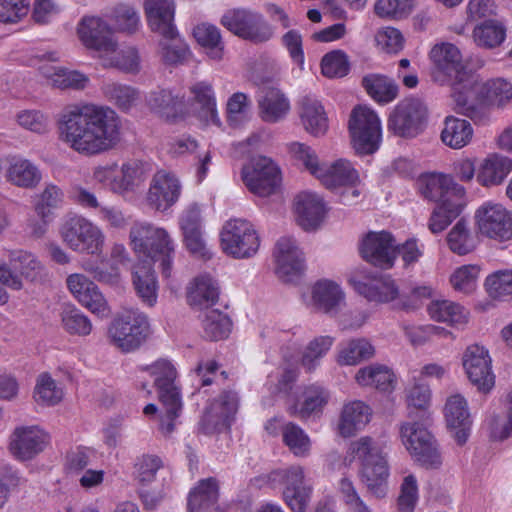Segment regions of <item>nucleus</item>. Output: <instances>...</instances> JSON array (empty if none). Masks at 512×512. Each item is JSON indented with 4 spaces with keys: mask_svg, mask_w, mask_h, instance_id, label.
Returning <instances> with one entry per match:
<instances>
[{
    "mask_svg": "<svg viewBox=\"0 0 512 512\" xmlns=\"http://www.w3.org/2000/svg\"><path fill=\"white\" fill-rule=\"evenodd\" d=\"M57 130L63 143L85 156L106 152L120 140V121L116 113L92 103L66 107L57 120Z\"/></svg>",
    "mask_w": 512,
    "mask_h": 512,
    "instance_id": "obj_1",
    "label": "nucleus"
},
{
    "mask_svg": "<svg viewBox=\"0 0 512 512\" xmlns=\"http://www.w3.org/2000/svg\"><path fill=\"white\" fill-rule=\"evenodd\" d=\"M465 90L456 86L455 110L469 117L475 124H486L490 117V106L502 107L512 100V84L504 79H493L482 83L478 75L470 76Z\"/></svg>",
    "mask_w": 512,
    "mask_h": 512,
    "instance_id": "obj_2",
    "label": "nucleus"
},
{
    "mask_svg": "<svg viewBox=\"0 0 512 512\" xmlns=\"http://www.w3.org/2000/svg\"><path fill=\"white\" fill-rule=\"evenodd\" d=\"M289 152L297 160L303 162L306 169L329 190L339 191L340 202L348 204L349 198L346 190H351L352 196L358 198L361 194V182L358 171L351 162L339 159L324 168L319 165L315 152L307 145L294 142L289 145Z\"/></svg>",
    "mask_w": 512,
    "mask_h": 512,
    "instance_id": "obj_3",
    "label": "nucleus"
},
{
    "mask_svg": "<svg viewBox=\"0 0 512 512\" xmlns=\"http://www.w3.org/2000/svg\"><path fill=\"white\" fill-rule=\"evenodd\" d=\"M129 238L134 252L141 257L159 262L162 276L169 278L175 256V243L165 228L147 222H137Z\"/></svg>",
    "mask_w": 512,
    "mask_h": 512,
    "instance_id": "obj_4",
    "label": "nucleus"
},
{
    "mask_svg": "<svg viewBox=\"0 0 512 512\" xmlns=\"http://www.w3.org/2000/svg\"><path fill=\"white\" fill-rule=\"evenodd\" d=\"M351 453L361 461V476L368 490L378 498L387 492L389 467L382 448L371 437L364 436L350 446Z\"/></svg>",
    "mask_w": 512,
    "mask_h": 512,
    "instance_id": "obj_5",
    "label": "nucleus"
},
{
    "mask_svg": "<svg viewBox=\"0 0 512 512\" xmlns=\"http://www.w3.org/2000/svg\"><path fill=\"white\" fill-rule=\"evenodd\" d=\"M348 128L357 154L370 155L379 149L382 140L381 121L371 108L364 105L354 107Z\"/></svg>",
    "mask_w": 512,
    "mask_h": 512,
    "instance_id": "obj_6",
    "label": "nucleus"
},
{
    "mask_svg": "<svg viewBox=\"0 0 512 512\" xmlns=\"http://www.w3.org/2000/svg\"><path fill=\"white\" fill-rule=\"evenodd\" d=\"M430 58L434 64V80L441 84H451L452 97L455 101L456 86H461L460 90L464 91L468 77L474 76V73L466 71L461 52L454 44L435 45L430 52Z\"/></svg>",
    "mask_w": 512,
    "mask_h": 512,
    "instance_id": "obj_7",
    "label": "nucleus"
},
{
    "mask_svg": "<svg viewBox=\"0 0 512 512\" xmlns=\"http://www.w3.org/2000/svg\"><path fill=\"white\" fill-rule=\"evenodd\" d=\"M60 234L64 243L73 251L91 255L102 253L105 242L102 230L81 215L67 217Z\"/></svg>",
    "mask_w": 512,
    "mask_h": 512,
    "instance_id": "obj_8",
    "label": "nucleus"
},
{
    "mask_svg": "<svg viewBox=\"0 0 512 512\" xmlns=\"http://www.w3.org/2000/svg\"><path fill=\"white\" fill-rule=\"evenodd\" d=\"M148 334V318L138 310H127L118 315L108 329L111 342L123 352L139 348Z\"/></svg>",
    "mask_w": 512,
    "mask_h": 512,
    "instance_id": "obj_9",
    "label": "nucleus"
},
{
    "mask_svg": "<svg viewBox=\"0 0 512 512\" xmlns=\"http://www.w3.org/2000/svg\"><path fill=\"white\" fill-rule=\"evenodd\" d=\"M221 248L235 259L254 256L260 246V238L253 224L245 219L228 220L220 232Z\"/></svg>",
    "mask_w": 512,
    "mask_h": 512,
    "instance_id": "obj_10",
    "label": "nucleus"
},
{
    "mask_svg": "<svg viewBox=\"0 0 512 512\" xmlns=\"http://www.w3.org/2000/svg\"><path fill=\"white\" fill-rule=\"evenodd\" d=\"M221 24L238 37L255 44L269 41L274 33L262 14L244 8L227 10Z\"/></svg>",
    "mask_w": 512,
    "mask_h": 512,
    "instance_id": "obj_11",
    "label": "nucleus"
},
{
    "mask_svg": "<svg viewBox=\"0 0 512 512\" xmlns=\"http://www.w3.org/2000/svg\"><path fill=\"white\" fill-rule=\"evenodd\" d=\"M402 443L411 456L427 469H437L442 465V457L434 436L423 425L405 423L400 429Z\"/></svg>",
    "mask_w": 512,
    "mask_h": 512,
    "instance_id": "obj_12",
    "label": "nucleus"
},
{
    "mask_svg": "<svg viewBox=\"0 0 512 512\" xmlns=\"http://www.w3.org/2000/svg\"><path fill=\"white\" fill-rule=\"evenodd\" d=\"M274 481L283 485V500L292 512H305L311 499L313 488L305 480L304 469L292 465L271 473Z\"/></svg>",
    "mask_w": 512,
    "mask_h": 512,
    "instance_id": "obj_13",
    "label": "nucleus"
},
{
    "mask_svg": "<svg viewBox=\"0 0 512 512\" xmlns=\"http://www.w3.org/2000/svg\"><path fill=\"white\" fill-rule=\"evenodd\" d=\"M242 179L250 192L260 197L275 193L281 184V171L272 159L258 156L242 169Z\"/></svg>",
    "mask_w": 512,
    "mask_h": 512,
    "instance_id": "obj_14",
    "label": "nucleus"
},
{
    "mask_svg": "<svg viewBox=\"0 0 512 512\" xmlns=\"http://www.w3.org/2000/svg\"><path fill=\"white\" fill-rule=\"evenodd\" d=\"M481 235L499 242L512 240V212L502 204L484 202L475 212Z\"/></svg>",
    "mask_w": 512,
    "mask_h": 512,
    "instance_id": "obj_15",
    "label": "nucleus"
},
{
    "mask_svg": "<svg viewBox=\"0 0 512 512\" xmlns=\"http://www.w3.org/2000/svg\"><path fill=\"white\" fill-rule=\"evenodd\" d=\"M427 118L426 107L417 99L400 101L388 118V130L400 137H415Z\"/></svg>",
    "mask_w": 512,
    "mask_h": 512,
    "instance_id": "obj_16",
    "label": "nucleus"
},
{
    "mask_svg": "<svg viewBox=\"0 0 512 512\" xmlns=\"http://www.w3.org/2000/svg\"><path fill=\"white\" fill-rule=\"evenodd\" d=\"M182 185L170 171L160 169L154 173L146 194L147 205L155 211L167 212L180 199Z\"/></svg>",
    "mask_w": 512,
    "mask_h": 512,
    "instance_id": "obj_17",
    "label": "nucleus"
},
{
    "mask_svg": "<svg viewBox=\"0 0 512 512\" xmlns=\"http://www.w3.org/2000/svg\"><path fill=\"white\" fill-rule=\"evenodd\" d=\"M239 399L233 391H223L218 399H215L206 408L200 422L199 430L205 434L221 432L230 429L238 410Z\"/></svg>",
    "mask_w": 512,
    "mask_h": 512,
    "instance_id": "obj_18",
    "label": "nucleus"
},
{
    "mask_svg": "<svg viewBox=\"0 0 512 512\" xmlns=\"http://www.w3.org/2000/svg\"><path fill=\"white\" fill-rule=\"evenodd\" d=\"M353 289L368 301L387 303L396 299L399 288L388 275L357 274L349 279Z\"/></svg>",
    "mask_w": 512,
    "mask_h": 512,
    "instance_id": "obj_19",
    "label": "nucleus"
},
{
    "mask_svg": "<svg viewBox=\"0 0 512 512\" xmlns=\"http://www.w3.org/2000/svg\"><path fill=\"white\" fill-rule=\"evenodd\" d=\"M274 257L276 274L283 282H295L303 275L305 270L304 255L293 238H280L276 243Z\"/></svg>",
    "mask_w": 512,
    "mask_h": 512,
    "instance_id": "obj_20",
    "label": "nucleus"
},
{
    "mask_svg": "<svg viewBox=\"0 0 512 512\" xmlns=\"http://www.w3.org/2000/svg\"><path fill=\"white\" fill-rule=\"evenodd\" d=\"M362 258L382 269L393 267L396 259L395 239L390 232H369L360 246Z\"/></svg>",
    "mask_w": 512,
    "mask_h": 512,
    "instance_id": "obj_21",
    "label": "nucleus"
},
{
    "mask_svg": "<svg viewBox=\"0 0 512 512\" xmlns=\"http://www.w3.org/2000/svg\"><path fill=\"white\" fill-rule=\"evenodd\" d=\"M73 297L91 313L98 317H107L110 307L98 286L83 274H71L66 280Z\"/></svg>",
    "mask_w": 512,
    "mask_h": 512,
    "instance_id": "obj_22",
    "label": "nucleus"
},
{
    "mask_svg": "<svg viewBox=\"0 0 512 512\" xmlns=\"http://www.w3.org/2000/svg\"><path fill=\"white\" fill-rule=\"evenodd\" d=\"M463 366L469 380L480 391L487 393L493 388L495 377L491 370V359L483 346H469L463 356Z\"/></svg>",
    "mask_w": 512,
    "mask_h": 512,
    "instance_id": "obj_23",
    "label": "nucleus"
},
{
    "mask_svg": "<svg viewBox=\"0 0 512 512\" xmlns=\"http://www.w3.org/2000/svg\"><path fill=\"white\" fill-rule=\"evenodd\" d=\"M49 439L38 426L17 427L11 435L9 450L16 459L31 460L45 449Z\"/></svg>",
    "mask_w": 512,
    "mask_h": 512,
    "instance_id": "obj_24",
    "label": "nucleus"
},
{
    "mask_svg": "<svg viewBox=\"0 0 512 512\" xmlns=\"http://www.w3.org/2000/svg\"><path fill=\"white\" fill-rule=\"evenodd\" d=\"M418 190L428 200L442 203L445 199H464L465 189L444 173L421 174L417 180Z\"/></svg>",
    "mask_w": 512,
    "mask_h": 512,
    "instance_id": "obj_25",
    "label": "nucleus"
},
{
    "mask_svg": "<svg viewBox=\"0 0 512 512\" xmlns=\"http://www.w3.org/2000/svg\"><path fill=\"white\" fill-rule=\"evenodd\" d=\"M77 33L83 45L88 49L114 52L116 42L113 40L111 27L102 18L84 16L78 24Z\"/></svg>",
    "mask_w": 512,
    "mask_h": 512,
    "instance_id": "obj_26",
    "label": "nucleus"
},
{
    "mask_svg": "<svg viewBox=\"0 0 512 512\" xmlns=\"http://www.w3.org/2000/svg\"><path fill=\"white\" fill-rule=\"evenodd\" d=\"M144 10L147 23L152 32L164 39L178 36L174 24L175 3L173 0H145Z\"/></svg>",
    "mask_w": 512,
    "mask_h": 512,
    "instance_id": "obj_27",
    "label": "nucleus"
},
{
    "mask_svg": "<svg viewBox=\"0 0 512 512\" xmlns=\"http://www.w3.org/2000/svg\"><path fill=\"white\" fill-rule=\"evenodd\" d=\"M447 427L458 445H464L470 436L472 420L467 402L459 394L449 397L444 409Z\"/></svg>",
    "mask_w": 512,
    "mask_h": 512,
    "instance_id": "obj_28",
    "label": "nucleus"
},
{
    "mask_svg": "<svg viewBox=\"0 0 512 512\" xmlns=\"http://www.w3.org/2000/svg\"><path fill=\"white\" fill-rule=\"evenodd\" d=\"M142 370L148 371L154 378L160 402L182 400L181 389L176 382L177 370L171 361L159 359Z\"/></svg>",
    "mask_w": 512,
    "mask_h": 512,
    "instance_id": "obj_29",
    "label": "nucleus"
},
{
    "mask_svg": "<svg viewBox=\"0 0 512 512\" xmlns=\"http://www.w3.org/2000/svg\"><path fill=\"white\" fill-rule=\"evenodd\" d=\"M294 205L299 225L306 231L316 229L326 213L323 199L313 192L299 193Z\"/></svg>",
    "mask_w": 512,
    "mask_h": 512,
    "instance_id": "obj_30",
    "label": "nucleus"
},
{
    "mask_svg": "<svg viewBox=\"0 0 512 512\" xmlns=\"http://www.w3.org/2000/svg\"><path fill=\"white\" fill-rule=\"evenodd\" d=\"M219 485L214 477L200 480L189 492L188 512H222L218 507Z\"/></svg>",
    "mask_w": 512,
    "mask_h": 512,
    "instance_id": "obj_31",
    "label": "nucleus"
},
{
    "mask_svg": "<svg viewBox=\"0 0 512 512\" xmlns=\"http://www.w3.org/2000/svg\"><path fill=\"white\" fill-rule=\"evenodd\" d=\"M146 101L151 111L166 120L174 121L184 116L186 108L184 97L174 95L168 89L158 88L150 92Z\"/></svg>",
    "mask_w": 512,
    "mask_h": 512,
    "instance_id": "obj_32",
    "label": "nucleus"
},
{
    "mask_svg": "<svg viewBox=\"0 0 512 512\" xmlns=\"http://www.w3.org/2000/svg\"><path fill=\"white\" fill-rule=\"evenodd\" d=\"M151 171L147 162L140 160H129L121 165L118 172V180L114 181L113 192L125 195L134 192L140 187Z\"/></svg>",
    "mask_w": 512,
    "mask_h": 512,
    "instance_id": "obj_33",
    "label": "nucleus"
},
{
    "mask_svg": "<svg viewBox=\"0 0 512 512\" xmlns=\"http://www.w3.org/2000/svg\"><path fill=\"white\" fill-rule=\"evenodd\" d=\"M258 99L259 114L263 121L275 123L284 118L290 110V102L276 87H263Z\"/></svg>",
    "mask_w": 512,
    "mask_h": 512,
    "instance_id": "obj_34",
    "label": "nucleus"
},
{
    "mask_svg": "<svg viewBox=\"0 0 512 512\" xmlns=\"http://www.w3.org/2000/svg\"><path fill=\"white\" fill-rule=\"evenodd\" d=\"M370 416L371 409L364 402L356 400L347 403L341 412L339 434L345 438L353 436L370 421Z\"/></svg>",
    "mask_w": 512,
    "mask_h": 512,
    "instance_id": "obj_35",
    "label": "nucleus"
},
{
    "mask_svg": "<svg viewBox=\"0 0 512 512\" xmlns=\"http://www.w3.org/2000/svg\"><path fill=\"white\" fill-rule=\"evenodd\" d=\"M512 171V159L491 154L482 162L477 181L484 187L500 185Z\"/></svg>",
    "mask_w": 512,
    "mask_h": 512,
    "instance_id": "obj_36",
    "label": "nucleus"
},
{
    "mask_svg": "<svg viewBox=\"0 0 512 512\" xmlns=\"http://www.w3.org/2000/svg\"><path fill=\"white\" fill-rule=\"evenodd\" d=\"M190 92L193 95L195 103L199 106L200 118L205 121L206 124L221 126L213 86L206 81H200L190 88Z\"/></svg>",
    "mask_w": 512,
    "mask_h": 512,
    "instance_id": "obj_37",
    "label": "nucleus"
},
{
    "mask_svg": "<svg viewBox=\"0 0 512 512\" xmlns=\"http://www.w3.org/2000/svg\"><path fill=\"white\" fill-rule=\"evenodd\" d=\"M300 117L305 129L314 136L323 135L328 129V119L322 104L310 95L300 101Z\"/></svg>",
    "mask_w": 512,
    "mask_h": 512,
    "instance_id": "obj_38",
    "label": "nucleus"
},
{
    "mask_svg": "<svg viewBox=\"0 0 512 512\" xmlns=\"http://www.w3.org/2000/svg\"><path fill=\"white\" fill-rule=\"evenodd\" d=\"M132 282L138 297L149 307H153L158 298V282L150 264H138L132 276Z\"/></svg>",
    "mask_w": 512,
    "mask_h": 512,
    "instance_id": "obj_39",
    "label": "nucleus"
},
{
    "mask_svg": "<svg viewBox=\"0 0 512 512\" xmlns=\"http://www.w3.org/2000/svg\"><path fill=\"white\" fill-rule=\"evenodd\" d=\"M440 136L446 146L452 149H461L472 140L473 128L466 119L447 116Z\"/></svg>",
    "mask_w": 512,
    "mask_h": 512,
    "instance_id": "obj_40",
    "label": "nucleus"
},
{
    "mask_svg": "<svg viewBox=\"0 0 512 512\" xmlns=\"http://www.w3.org/2000/svg\"><path fill=\"white\" fill-rule=\"evenodd\" d=\"M362 86L367 94L381 105L394 101L399 93V87L396 82L381 74H368L364 76Z\"/></svg>",
    "mask_w": 512,
    "mask_h": 512,
    "instance_id": "obj_41",
    "label": "nucleus"
},
{
    "mask_svg": "<svg viewBox=\"0 0 512 512\" xmlns=\"http://www.w3.org/2000/svg\"><path fill=\"white\" fill-rule=\"evenodd\" d=\"M355 379L361 386H374L382 392L393 391L396 377L393 371L384 365H370L361 368Z\"/></svg>",
    "mask_w": 512,
    "mask_h": 512,
    "instance_id": "obj_42",
    "label": "nucleus"
},
{
    "mask_svg": "<svg viewBox=\"0 0 512 512\" xmlns=\"http://www.w3.org/2000/svg\"><path fill=\"white\" fill-rule=\"evenodd\" d=\"M63 200L62 190L54 185H47L44 191L40 194L39 200L35 204V212L41 218V224L33 228V234L37 237L42 236L50 221L52 210L57 208Z\"/></svg>",
    "mask_w": 512,
    "mask_h": 512,
    "instance_id": "obj_43",
    "label": "nucleus"
},
{
    "mask_svg": "<svg viewBox=\"0 0 512 512\" xmlns=\"http://www.w3.org/2000/svg\"><path fill=\"white\" fill-rule=\"evenodd\" d=\"M188 302L191 306L209 308L215 305L219 298V287L209 275H200L194 280V287L188 292Z\"/></svg>",
    "mask_w": 512,
    "mask_h": 512,
    "instance_id": "obj_44",
    "label": "nucleus"
},
{
    "mask_svg": "<svg viewBox=\"0 0 512 512\" xmlns=\"http://www.w3.org/2000/svg\"><path fill=\"white\" fill-rule=\"evenodd\" d=\"M193 36L212 60H221L224 54V43L218 27L202 23L194 27Z\"/></svg>",
    "mask_w": 512,
    "mask_h": 512,
    "instance_id": "obj_45",
    "label": "nucleus"
},
{
    "mask_svg": "<svg viewBox=\"0 0 512 512\" xmlns=\"http://www.w3.org/2000/svg\"><path fill=\"white\" fill-rule=\"evenodd\" d=\"M312 298L318 309L325 313H331L344 300V293L337 283L330 280H319L313 287Z\"/></svg>",
    "mask_w": 512,
    "mask_h": 512,
    "instance_id": "obj_46",
    "label": "nucleus"
},
{
    "mask_svg": "<svg viewBox=\"0 0 512 512\" xmlns=\"http://www.w3.org/2000/svg\"><path fill=\"white\" fill-rule=\"evenodd\" d=\"M464 208V199H445L434 209L430 220L429 229L432 233L444 231L450 223L456 219Z\"/></svg>",
    "mask_w": 512,
    "mask_h": 512,
    "instance_id": "obj_47",
    "label": "nucleus"
},
{
    "mask_svg": "<svg viewBox=\"0 0 512 512\" xmlns=\"http://www.w3.org/2000/svg\"><path fill=\"white\" fill-rule=\"evenodd\" d=\"M303 401L298 410L300 419H308L312 415L321 414L323 408L330 398L329 392L318 384H312L305 387L302 393Z\"/></svg>",
    "mask_w": 512,
    "mask_h": 512,
    "instance_id": "obj_48",
    "label": "nucleus"
},
{
    "mask_svg": "<svg viewBox=\"0 0 512 512\" xmlns=\"http://www.w3.org/2000/svg\"><path fill=\"white\" fill-rule=\"evenodd\" d=\"M427 310L430 317L437 322L457 325L467 321L465 309L460 304L449 300L433 301Z\"/></svg>",
    "mask_w": 512,
    "mask_h": 512,
    "instance_id": "obj_49",
    "label": "nucleus"
},
{
    "mask_svg": "<svg viewBox=\"0 0 512 512\" xmlns=\"http://www.w3.org/2000/svg\"><path fill=\"white\" fill-rule=\"evenodd\" d=\"M204 335L211 341L227 338L232 330V321L229 316L218 309L206 312L203 319Z\"/></svg>",
    "mask_w": 512,
    "mask_h": 512,
    "instance_id": "obj_50",
    "label": "nucleus"
},
{
    "mask_svg": "<svg viewBox=\"0 0 512 512\" xmlns=\"http://www.w3.org/2000/svg\"><path fill=\"white\" fill-rule=\"evenodd\" d=\"M473 37L478 46L494 48L505 40L506 28L498 21L486 20L474 28Z\"/></svg>",
    "mask_w": 512,
    "mask_h": 512,
    "instance_id": "obj_51",
    "label": "nucleus"
},
{
    "mask_svg": "<svg viewBox=\"0 0 512 512\" xmlns=\"http://www.w3.org/2000/svg\"><path fill=\"white\" fill-rule=\"evenodd\" d=\"M375 353L373 345L364 338L352 339L338 353L337 362L340 365H356L371 358Z\"/></svg>",
    "mask_w": 512,
    "mask_h": 512,
    "instance_id": "obj_52",
    "label": "nucleus"
},
{
    "mask_svg": "<svg viewBox=\"0 0 512 512\" xmlns=\"http://www.w3.org/2000/svg\"><path fill=\"white\" fill-rule=\"evenodd\" d=\"M33 397L40 405L54 406L62 400L63 390L49 373L44 372L37 377Z\"/></svg>",
    "mask_w": 512,
    "mask_h": 512,
    "instance_id": "obj_53",
    "label": "nucleus"
},
{
    "mask_svg": "<svg viewBox=\"0 0 512 512\" xmlns=\"http://www.w3.org/2000/svg\"><path fill=\"white\" fill-rule=\"evenodd\" d=\"M7 177L10 182L19 187L32 188L39 183L41 174L28 160H18L10 165Z\"/></svg>",
    "mask_w": 512,
    "mask_h": 512,
    "instance_id": "obj_54",
    "label": "nucleus"
},
{
    "mask_svg": "<svg viewBox=\"0 0 512 512\" xmlns=\"http://www.w3.org/2000/svg\"><path fill=\"white\" fill-rule=\"evenodd\" d=\"M159 46L161 61L166 66L183 64L190 53L188 45L180 39L179 35L173 39L162 38Z\"/></svg>",
    "mask_w": 512,
    "mask_h": 512,
    "instance_id": "obj_55",
    "label": "nucleus"
},
{
    "mask_svg": "<svg viewBox=\"0 0 512 512\" xmlns=\"http://www.w3.org/2000/svg\"><path fill=\"white\" fill-rule=\"evenodd\" d=\"M449 248L458 255H466L474 250L475 240L465 220L460 219L447 235Z\"/></svg>",
    "mask_w": 512,
    "mask_h": 512,
    "instance_id": "obj_56",
    "label": "nucleus"
},
{
    "mask_svg": "<svg viewBox=\"0 0 512 512\" xmlns=\"http://www.w3.org/2000/svg\"><path fill=\"white\" fill-rule=\"evenodd\" d=\"M9 263L14 271L31 280H34L42 269L40 261L32 253L24 250L10 251Z\"/></svg>",
    "mask_w": 512,
    "mask_h": 512,
    "instance_id": "obj_57",
    "label": "nucleus"
},
{
    "mask_svg": "<svg viewBox=\"0 0 512 512\" xmlns=\"http://www.w3.org/2000/svg\"><path fill=\"white\" fill-rule=\"evenodd\" d=\"M106 96L114 102L121 111L130 110L139 100V91L129 85L111 83L105 86Z\"/></svg>",
    "mask_w": 512,
    "mask_h": 512,
    "instance_id": "obj_58",
    "label": "nucleus"
},
{
    "mask_svg": "<svg viewBox=\"0 0 512 512\" xmlns=\"http://www.w3.org/2000/svg\"><path fill=\"white\" fill-rule=\"evenodd\" d=\"M350 71V61L342 50L326 53L321 60V72L327 78H342Z\"/></svg>",
    "mask_w": 512,
    "mask_h": 512,
    "instance_id": "obj_59",
    "label": "nucleus"
},
{
    "mask_svg": "<svg viewBox=\"0 0 512 512\" xmlns=\"http://www.w3.org/2000/svg\"><path fill=\"white\" fill-rule=\"evenodd\" d=\"M283 442L296 456H305L310 449V440L295 423L289 422L282 428Z\"/></svg>",
    "mask_w": 512,
    "mask_h": 512,
    "instance_id": "obj_60",
    "label": "nucleus"
},
{
    "mask_svg": "<svg viewBox=\"0 0 512 512\" xmlns=\"http://www.w3.org/2000/svg\"><path fill=\"white\" fill-rule=\"evenodd\" d=\"M61 320L65 331L71 335L87 336L92 331L90 319L75 307L65 309Z\"/></svg>",
    "mask_w": 512,
    "mask_h": 512,
    "instance_id": "obj_61",
    "label": "nucleus"
},
{
    "mask_svg": "<svg viewBox=\"0 0 512 512\" xmlns=\"http://www.w3.org/2000/svg\"><path fill=\"white\" fill-rule=\"evenodd\" d=\"M333 343L334 338L331 336H319L313 339L302 356V365L308 371L314 370L318 365V360L330 350Z\"/></svg>",
    "mask_w": 512,
    "mask_h": 512,
    "instance_id": "obj_62",
    "label": "nucleus"
},
{
    "mask_svg": "<svg viewBox=\"0 0 512 512\" xmlns=\"http://www.w3.org/2000/svg\"><path fill=\"white\" fill-rule=\"evenodd\" d=\"M413 6V0H377L374 10L381 18L398 20L408 17Z\"/></svg>",
    "mask_w": 512,
    "mask_h": 512,
    "instance_id": "obj_63",
    "label": "nucleus"
},
{
    "mask_svg": "<svg viewBox=\"0 0 512 512\" xmlns=\"http://www.w3.org/2000/svg\"><path fill=\"white\" fill-rule=\"evenodd\" d=\"M96 456V451L86 446H76L70 449L65 456L64 468L67 473L79 474Z\"/></svg>",
    "mask_w": 512,
    "mask_h": 512,
    "instance_id": "obj_64",
    "label": "nucleus"
}]
</instances>
